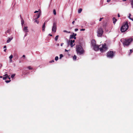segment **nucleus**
<instances>
[{
	"label": "nucleus",
	"instance_id": "nucleus-11",
	"mask_svg": "<svg viewBox=\"0 0 133 133\" xmlns=\"http://www.w3.org/2000/svg\"><path fill=\"white\" fill-rule=\"evenodd\" d=\"M91 43L93 46L96 45V41H95V40L94 39L92 40L91 41Z\"/></svg>",
	"mask_w": 133,
	"mask_h": 133
},
{
	"label": "nucleus",
	"instance_id": "nucleus-37",
	"mask_svg": "<svg viewBox=\"0 0 133 133\" xmlns=\"http://www.w3.org/2000/svg\"><path fill=\"white\" fill-rule=\"evenodd\" d=\"M85 30V29H82L80 30V31H84Z\"/></svg>",
	"mask_w": 133,
	"mask_h": 133
},
{
	"label": "nucleus",
	"instance_id": "nucleus-6",
	"mask_svg": "<svg viewBox=\"0 0 133 133\" xmlns=\"http://www.w3.org/2000/svg\"><path fill=\"white\" fill-rule=\"evenodd\" d=\"M115 52L113 51H109L107 53V56L108 57L112 58L114 56Z\"/></svg>",
	"mask_w": 133,
	"mask_h": 133
},
{
	"label": "nucleus",
	"instance_id": "nucleus-25",
	"mask_svg": "<svg viewBox=\"0 0 133 133\" xmlns=\"http://www.w3.org/2000/svg\"><path fill=\"white\" fill-rule=\"evenodd\" d=\"M74 37V35L73 34L72 35H70V39H71L73 38Z\"/></svg>",
	"mask_w": 133,
	"mask_h": 133
},
{
	"label": "nucleus",
	"instance_id": "nucleus-51",
	"mask_svg": "<svg viewBox=\"0 0 133 133\" xmlns=\"http://www.w3.org/2000/svg\"><path fill=\"white\" fill-rule=\"evenodd\" d=\"M65 51H68V50H67L66 49H65Z\"/></svg>",
	"mask_w": 133,
	"mask_h": 133
},
{
	"label": "nucleus",
	"instance_id": "nucleus-41",
	"mask_svg": "<svg viewBox=\"0 0 133 133\" xmlns=\"http://www.w3.org/2000/svg\"><path fill=\"white\" fill-rule=\"evenodd\" d=\"M75 22L74 21H73L72 22V23L73 24H74V23Z\"/></svg>",
	"mask_w": 133,
	"mask_h": 133
},
{
	"label": "nucleus",
	"instance_id": "nucleus-13",
	"mask_svg": "<svg viewBox=\"0 0 133 133\" xmlns=\"http://www.w3.org/2000/svg\"><path fill=\"white\" fill-rule=\"evenodd\" d=\"M45 23H44L43 24V25L42 27V31H43L44 32L45 31Z\"/></svg>",
	"mask_w": 133,
	"mask_h": 133
},
{
	"label": "nucleus",
	"instance_id": "nucleus-4",
	"mask_svg": "<svg viewBox=\"0 0 133 133\" xmlns=\"http://www.w3.org/2000/svg\"><path fill=\"white\" fill-rule=\"evenodd\" d=\"M104 30L102 27H100L97 29V35L99 37H101L103 34Z\"/></svg>",
	"mask_w": 133,
	"mask_h": 133
},
{
	"label": "nucleus",
	"instance_id": "nucleus-5",
	"mask_svg": "<svg viewBox=\"0 0 133 133\" xmlns=\"http://www.w3.org/2000/svg\"><path fill=\"white\" fill-rule=\"evenodd\" d=\"M108 49V48L105 43L103 44L101 47L100 48L99 50L101 52L106 51Z\"/></svg>",
	"mask_w": 133,
	"mask_h": 133
},
{
	"label": "nucleus",
	"instance_id": "nucleus-33",
	"mask_svg": "<svg viewBox=\"0 0 133 133\" xmlns=\"http://www.w3.org/2000/svg\"><path fill=\"white\" fill-rule=\"evenodd\" d=\"M11 81V80H6L5 81V82L6 83H9Z\"/></svg>",
	"mask_w": 133,
	"mask_h": 133
},
{
	"label": "nucleus",
	"instance_id": "nucleus-22",
	"mask_svg": "<svg viewBox=\"0 0 133 133\" xmlns=\"http://www.w3.org/2000/svg\"><path fill=\"white\" fill-rule=\"evenodd\" d=\"M82 9L81 8L79 9L78 10V13L79 14L82 11Z\"/></svg>",
	"mask_w": 133,
	"mask_h": 133
},
{
	"label": "nucleus",
	"instance_id": "nucleus-14",
	"mask_svg": "<svg viewBox=\"0 0 133 133\" xmlns=\"http://www.w3.org/2000/svg\"><path fill=\"white\" fill-rule=\"evenodd\" d=\"M70 45L71 47H72L75 45V44H73V43L71 41L70 42Z\"/></svg>",
	"mask_w": 133,
	"mask_h": 133
},
{
	"label": "nucleus",
	"instance_id": "nucleus-56",
	"mask_svg": "<svg viewBox=\"0 0 133 133\" xmlns=\"http://www.w3.org/2000/svg\"><path fill=\"white\" fill-rule=\"evenodd\" d=\"M57 45L58 46H59V44H57Z\"/></svg>",
	"mask_w": 133,
	"mask_h": 133
},
{
	"label": "nucleus",
	"instance_id": "nucleus-44",
	"mask_svg": "<svg viewBox=\"0 0 133 133\" xmlns=\"http://www.w3.org/2000/svg\"><path fill=\"white\" fill-rule=\"evenodd\" d=\"M64 43H61V46H62L63 45V44Z\"/></svg>",
	"mask_w": 133,
	"mask_h": 133
},
{
	"label": "nucleus",
	"instance_id": "nucleus-38",
	"mask_svg": "<svg viewBox=\"0 0 133 133\" xmlns=\"http://www.w3.org/2000/svg\"><path fill=\"white\" fill-rule=\"evenodd\" d=\"M103 18H100L99 20V21H101L102 20V19H103Z\"/></svg>",
	"mask_w": 133,
	"mask_h": 133
},
{
	"label": "nucleus",
	"instance_id": "nucleus-52",
	"mask_svg": "<svg viewBox=\"0 0 133 133\" xmlns=\"http://www.w3.org/2000/svg\"><path fill=\"white\" fill-rule=\"evenodd\" d=\"M49 36H52V35H51V34H49Z\"/></svg>",
	"mask_w": 133,
	"mask_h": 133
},
{
	"label": "nucleus",
	"instance_id": "nucleus-30",
	"mask_svg": "<svg viewBox=\"0 0 133 133\" xmlns=\"http://www.w3.org/2000/svg\"><path fill=\"white\" fill-rule=\"evenodd\" d=\"M131 15L130 14H129V18L132 21H133V18H131L130 17V16Z\"/></svg>",
	"mask_w": 133,
	"mask_h": 133
},
{
	"label": "nucleus",
	"instance_id": "nucleus-58",
	"mask_svg": "<svg viewBox=\"0 0 133 133\" xmlns=\"http://www.w3.org/2000/svg\"><path fill=\"white\" fill-rule=\"evenodd\" d=\"M77 20V19H76H76H75V20Z\"/></svg>",
	"mask_w": 133,
	"mask_h": 133
},
{
	"label": "nucleus",
	"instance_id": "nucleus-15",
	"mask_svg": "<svg viewBox=\"0 0 133 133\" xmlns=\"http://www.w3.org/2000/svg\"><path fill=\"white\" fill-rule=\"evenodd\" d=\"M4 76H4L3 77V79L5 80L7 79V76H8V75L6 74Z\"/></svg>",
	"mask_w": 133,
	"mask_h": 133
},
{
	"label": "nucleus",
	"instance_id": "nucleus-20",
	"mask_svg": "<svg viewBox=\"0 0 133 133\" xmlns=\"http://www.w3.org/2000/svg\"><path fill=\"white\" fill-rule=\"evenodd\" d=\"M130 1L131 2V4L133 8V0H130Z\"/></svg>",
	"mask_w": 133,
	"mask_h": 133
},
{
	"label": "nucleus",
	"instance_id": "nucleus-45",
	"mask_svg": "<svg viewBox=\"0 0 133 133\" xmlns=\"http://www.w3.org/2000/svg\"><path fill=\"white\" fill-rule=\"evenodd\" d=\"M110 0H107V2H110Z\"/></svg>",
	"mask_w": 133,
	"mask_h": 133
},
{
	"label": "nucleus",
	"instance_id": "nucleus-34",
	"mask_svg": "<svg viewBox=\"0 0 133 133\" xmlns=\"http://www.w3.org/2000/svg\"><path fill=\"white\" fill-rule=\"evenodd\" d=\"M15 74L12 75H11V77L12 78H13L14 77V76H15Z\"/></svg>",
	"mask_w": 133,
	"mask_h": 133
},
{
	"label": "nucleus",
	"instance_id": "nucleus-7",
	"mask_svg": "<svg viewBox=\"0 0 133 133\" xmlns=\"http://www.w3.org/2000/svg\"><path fill=\"white\" fill-rule=\"evenodd\" d=\"M56 27V23L55 22L53 23L52 29V31L56 32L57 29Z\"/></svg>",
	"mask_w": 133,
	"mask_h": 133
},
{
	"label": "nucleus",
	"instance_id": "nucleus-49",
	"mask_svg": "<svg viewBox=\"0 0 133 133\" xmlns=\"http://www.w3.org/2000/svg\"><path fill=\"white\" fill-rule=\"evenodd\" d=\"M27 35V33H26L25 35V36H26Z\"/></svg>",
	"mask_w": 133,
	"mask_h": 133
},
{
	"label": "nucleus",
	"instance_id": "nucleus-54",
	"mask_svg": "<svg viewBox=\"0 0 133 133\" xmlns=\"http://www.w3.org/2000/svg\"><path fill=\"white\" fill-rule=\"evenodd\" d=\"M10 62H11L12 61V60L11 59H10Z\"/></svg>",
	"mask_w": 133,
	"mask_h": 133
},
{
	"label": "nucleus",
	"instance_id": "nucleus-8",
	"mask_svg": "<svg viewBox=\"0 0 133 133\" xmlns=\"http://www.w3.org/2000/svg\"><path fill=\"white\" fill-rule=\"evenodd\" d=\"M100 45L98 46V45H95L93 46L94 50L96 51H97L99 49V46Z\"/></svg>",
	"mask_w": 133,
	"mask_h": 133
},
{
	"label": "nucleus",
	"instance_id": "nucleus-21",
	"mask_svg": "<svg viewBox=\"0 0 133 133\" xmlns=\"http://www.w3.org/2000/svg\"><path fill=\"white\" fill-rule=\"evenodd\" d=\"M58 37V35H57L55 37V41H57V40Z\"/></svg>",
	"mask_w": 133,
	"mask_h": 133
},
{
	"label": "nucleus",
	"instance_id": "nucleus-53",
	"mask_svg": "<svg viewBox=\"0 0 133 133\" xmlns=\"http://www.w3.org/2000/svg\"><path fill=\"white\" fill-rule=\"evenodd\" d=\"M6 45H5L4 47V48H6Z\"/></svg>",
	"mask_w": 133,
	"mask_h": 133
},
{
	"label": "nucleus",
	"instance_id": "nucleus-19",
	"mask_svg": "<svg viewBox=\"0 0 133 133\" xmlns=\"http://www.w3.org/2000/svg\"><path fill=\"white\" fill-rule=\"evenodd\" d=\"M10 31L9 30H7V31L6 32V34L7 35L8 34L10 35Z\"/></svg>",
	"mask_w": 133,
	"mask_h": 133
},
{
	"label": "nucleus",
	"instance_id": "nucleus-12",
	"mask_svg": "<svg viewBox=\"0 0 133 133\" xmlns=\"http://www.w3.org/2000/svg\"><path fill=\"white\" fill-rule=\"evenodd\" d=\"M13 39V37H11V38L8 37V39L7 41V42L8 43H9L10 42L11 40H12Z\"/></svg>",
	"mask_w": 133,
	"mask_h": 133
},
{
	"label": "nucleus",
	"instance_id": "nucleus-57",
	"mask_svg": "<svg viewBox=\"0 0 133 133\" xmlns=\"http://www.w3.org/2000/svg\"><path fill=\"white\" fill-rule=\"evenodd\" d=\"M2 76H0V78H2Z\"/></svg>",
	"mask_w": 133,
	"mask_h": 133
},
{
	"label": "nucleus",
	"instance_id": "nucleus-36",
	"mask_svg": "<svg viewBox=\"0 0 133 133\" xmlns=\"http://www.w3.org/2000/svg\"><path fill=\"white\" fill-rule=\"evenodd\" d=\"M73 34L74 35V36L75 37L77 35V34H74V33H73Z\"/></svg>",
	"mask_w": 133,
	"mask_h": 133
},
{
	"label": "nucleus",
	"instance_id": "nucleus-28",
	"mask_svg": "<svg viewBox=\"0 0 133 133\" xmlns=\"http://www.w3.org/2000/svg\"><path fill=\"white\" fill-rule=\"evenodd\" d=\"M27 68L28 69L30 70H32V68L30 66H28Z\"/></svg>",
	"mask_w": 133,
	"mask_h": 133
},
{
	"label": "nucleus",
	"instance_id": "nucleus-16",
	"mask_svg": "<svg viewBox=\"0 0 133 133\" xmlns=\"http://www.w3.org/2000/svg\"><path fill=\"white\" fill-rule=\"evenodd\" d=\"M70 41H71V42H72V43H74L75 42V41L74 40H69V41H68V44L69 45L70 44Z\"/></svg>",
	"mask_w": 133,
	"mask_h": 133
},
{
	"label": "nucleus",
	"instance_id": "nucleus-39",
	"mask_svg": "<svg viewBox=\"0 0 133 133\" xmlns=\"http://www.w3.org/2000/svg\"><path fill=\"white\" fill-rule=\"evenodd\" d=\"M78 30V29H75V31H77Z\"/></svg>",
	"mask_w": 133,
	"mask_h": 133
},
{
	"label": "nucleus",
	"instance_id": "nucleus-2",
	"mask_svg": "<svg viewBox=\"0 0 133 133\" xmlns=\"http://www.w3.org/2000/svg\"><path fill=\"white\" fill-rule=\"evenodd\" d=\"M129 27L128 22L127 21L121 27L120 30L122 32H124L127 30Z\"/></svg>",
	"mask_w": 133,
	"mask_h": 133
},
{
	"label": "nucleus",
	"instance_id": "nucleus-18",
	"mask_svg": "<svg viewBox=\"0 0 133 133\" xmlns=\"http://www.w3.org/2000/svg\"><path fill=\"white\" fill-rule=\"evenodd\" d=\"M32 20H33V21H34V20H35V21L34 22H35L37 24H38L39 23V21H38L37 20V19H35L34 18V19H33Z\"/></svg>",
	"mask_w": 133,
	"mask_h": 133
},
{
	"label": "nucleus",
	"instance_id": "nucleus-46",
	"mask_svg": "<svg viewBox=\"0 0 133 133\" xmlns=\"http://www.w3.org/2000/svg\"><path fill=\"white\" fill-rule=\"evenodd\" d=\"M118 17H120V16L119 14H118Z\"/></svg>",
	"mask_w": 133,
	"mask_h": 133
},
{
	"label": "nucleus",
	"instance_id": "nucleus-40",
	"mask_svg": "<svg viewBox=\"0 0 133 133\" xmlns=\"http://www.w3.org/2000/svg\"><path fill=\"white\" fill-rule=\"evenodd\" d=\"M38 12V11H35L34 12V13H36L37 12Z\"/></svg>",
	"mask_w": 133,
	"mask_h": 133
},
{
	"label": "nucleus",
	"instance_id": "nucleus-26",
	"mask_svg": "<svg viewBox=\"0 0 133 133\" xmlns=\"http://www.w3.org/2000/svg\"><path fill=\"white\" fill-rule=\"evenodd\" d=\"M130 54H130H131L132 53V52L133 51V49H130Z\"/></svg>",
	"mask_w": 133,
	"mask_h": 133
},
{
	"label": "nucleus",
	"instance_id": "nucleus-29",
	"mask_svg": "<svg viewBox=\"0 0 133 133\" xmlns=\"http://www.w3.org/2000/svg\"><path fill=\"white\" fill-rule=\"evenodd\" d=\"M63 57V55L62 54H60L59 58L61 59Z\"/></svg>",
	"mask_w": 133,
	"mask_h": 133
},
{
	"label": "nucleus",
	"instance_id": "nucleus-32",
	"mask_svg": "<svg viewBox=\"0 0 133 133\" xmlns=\"http://www.w3.org/2000/svg\"><path fill=\"white\" fill-rule=\"evenodd\" d=\"M13 55H11L9 57V58L10 59H12L13 58Z\"/></svg>",
	"mask_w": 133,
	"mask_h": 133
},
{
	"label": "nucleus",
	"instance_id": "nucleus-23",
	"mask_svg": "<svg viewBox=\"0 0 133 133\" xmlns=\"http://www.w3.org/2000/svg\"><path fill=\"white\" fill-rule=\"evenodd\" d=\"M77 58L76 56L75 55H74L73 57V59L74 60H76Z\"/></svg>",
	"mask_w": 133,
	"mask_h": 133
},
{
	"label": "nucleus",
	"instance_id": "nucleus-43",
	"mask_svg": "<svg viewBox=\"0 0 133 133\" xmlns=\"http://www.w3.org/2000/svg\"><path fill=\"white\" fill-rule=\"evenodd\" d=\"M63 32H68V31L65 30H64L63 31Z\"/></svg>",
	"mask_w": 133,
	"mask_h": 133
},
{
	"label": "nucleus",
	"instance_id": "nucleus-50",
	"mask_svg": "<svg viewBox=\"0 0 133 133\" xmlns=\"http://www.w3.org/2000/svg\"><path fill=\"white\" fill-rule=\"evenodd\" d=\"M6 49H5L4 50V52H6Z\"/></svg>",
	"mask_w": 133,
	"mask_h": 133
},
{
	"label": "nucleus",
	"instance_id": "nucleus-31",
	"mask_svg": "<svg viewBox=\"0 0 133 133\" xmlns=\"http://www.w3.org/2000/svg\"><path fill=\"white\" fill-rule=\"evenodd\" d=\"M58 59V56H57L55 57V59L56 61H57Z\"/></svg>",
	"mask_w": 133,
	"mask_h": 133
},
{
	"label": "nucleus",
	"instance_id": "nucleus-9",
	"mask_svg": "<svg viewBox=\"0 0 133 133\" xmlns=\"http://www.w3.org/2000/svg\"><path fill=\"white\" fill-rule=\"evenodd\" d=\"M23 30L25 32H29L28 27L26 26H24L23 28Z\"/></svg>",
	"mask_w": 133,
	"mask_h": 133
},
{
	"label": "nucleus",
	"instance_id": "nucleus-24",
	"mask_svg": "<svg viewBox=\"0 0 133 133\" xmlns=\"http://www.w3.org/2000/svg\"><path fill=\"white\" fill-rule=\"evenodd\" d=\"M53 14L55 15H56V11L55 9H54L53 11Z\"/></svg>",
	"mask_w": 133,
	"mask_h": 133
},
{
	"label": "nucleus",
	"instance_id": "nucleus-35",
	"mask_svg": "<svg viewBox=\"0 0 133 133\" xmlns=\"http://www.w3.org/2000/svg\"><path fill=\"white\" fill-rule=\"evenodd\" d=\"M10 76H9L8 75V76H7V79H9L10 80V78L9 77Z\"/></svg>",
	"mask_w": 133,
	"mask_h": 133
},
{
	"label": "nucleus",
	"instance_id": "nucleus-1",
	"mask_svg": "<svg viewBox=\"0 0 133 133\" xmlns=\"http://www.w3.org/2000/svg\"><path fill=\"white\" fill-rule=\"evenodd\" d=\"M76 49L77 53L80 55L83 54L84 51L82 46L80 45H77Z\"/></svg>",
	"mask_w": 133,
	"mask_h": 133
},
{
	"label": "nucleus",
	"instance_id": "nucleus-55",
	"mask_svg": "<svg viewBox=\"0 0 133 133\" xmlns=\"http://www.w3.org/2000/svg\"><path fill=\"white\" fill-rule=\"evenodd\" d=\"M47 22V21H46L45 22H44V23H45V24Z\"/></svg>",
	"mask_w": 133,
	"mask_h": 133
},
{
	"label": "nucleus",
	"instance_id": "nucleus-17",
	"mask_svg": "<svg viewBox=\"0 0 133 133\" xmlns=\"http://www.w3.org/2000/svg\"><path fill=\"white\" fill-rule=\"evenodd\" d=\"M117 21V19L115 17H113V23L114 24H115L116 21Z\"/></svg>",
	"mask_w": 133,
	"mask_h": 133
},
{
	"label": "nucleus",
	"instance_id": "nucleus-47",
	"mask_svg": "<svg viewBox=\"0 0 133 133\" xmlns=\"http://www.w3.org/2000/svg\"><path fill=\"white\" fill-rule=\"evenodd\" d=\"M73 38H74V39H76V37L75 36H74Z\"/></svg>",
	"mask_w": 133,
	"mask_h": 133
},
{
	"label": "nucleus",
	"instance_id": "nucleus-10",
	"mask_svg": "<svg viewBox=\"0 0 133 133\" xmlns=\"http://www.w3.org/2000/svg\"><path fill=\"white\" fill-rule=\"evenodd\" d=\"M41 14V13L39 12L38 14H37L36 15H35L34 16V17H35L36 16H37V17L35 18V19H37L38 18H39Z\"/></svg>",
	"mask_w": 133,
	"mask_h": 133
},
{
	"label": "nucleus",
	"instance_id": "nucleus-27",
	"mask_svg": "<svg viewBox=\"0 0 133 133\" xmlns=\"http://www.w3.org/2000/svg\"><path fill=\"white\" fill-rule=\"evenodd\" d=\"M24 21L23 20H21V24L22 25L24 24Z\"/></svg>",
	"mask_w": 133,
	"mask_h": 133
},
{
	"label": "nucleus",
	"instance_id": "nucleus-48",
	"mask_svg": "<svg viewBox=\"0 0 133 133\" xmlns=\"http://www.w3.org/2000/svg\"><path fill=\"white\" fill-rule=\"evenodd\" d=\"M22 57H25V56L24 55H23V56Z\"/></svg>",
	"mask_w": 133,
	"mask_h": 133
},
{
	"label": "nucleus",
	"instance_id": "nucleus-59",
	"mask_svg": "<svg viewBox=\"0 0 133 133\" xmlns=\"http://www.w3.org/2000/svg\"><path fill=\"white\" fill-rule=\"evenodd\" d=\"M70 32H69L68 33H70Z\"/></svg>",
	"mask_w": 133,
	"mask_h": 133
},
{
	"label": "nucleus",
	"instance_id": "nucleus-42",
	"mask_svg": "<svg viewBox=\"0 0 133 133\" xmlns=\"http://www.w3.org/2000/svg\"><path fill=\"white\" fill-rule=\"evenodd\" d=\"M54 62V60H52L50 61L49 62L50 63H51V62Z\"/></svg>",
	"mask_w": 133,
	"mask_h": 133
},
{
	"label": "nucleus",
	"instance_id": "nucleus-3",
	"mask_svg": "<svg viewBox=\"0 0 133 133\" xmlns=\"http://www.w3.org/2000/svg\"><path fill=\"white\" fill-rule=\"evenodd\" d=\"M133 39L132 38L126 39H124L123 43L124 46H128L132 41Z\"/></svg>",
	"mask_w": 133,
	"mask_h": 133
}]
</instances>
